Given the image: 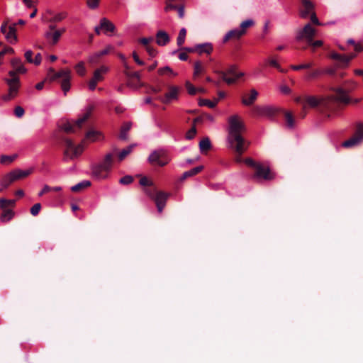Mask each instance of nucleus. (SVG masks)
<instances>
[{
  "instance_id": "0eeeda50",
  "label": "nucleus",
  "mask_w": 363,
  "mask_h": 363,
  "mask_svg": "<svg viewBox=\"0 0 363 363\" xmlns=\"http://www.w3.org/2000/svg\"><path fill=\"white\" fill-rule=\"evenodd\" d=\"M62 141L64 143L65 149L64 150L63 160L66 161L67 159L73 160L79 157L83 152V147L81 145H75L74 142L65 137H62Z\"/></svg>"
},
{
  "instance_id": "473e14b6",
  "label": "nucleus",
  "mask_w": 363,
  "mask_h": 363,
  "mask_svg": "<svg viewBox=\"0 0 363 363\" xmlns=\"http://www.w3.org/2000/svg\"><path fill=\"white\" fill-rule=\"evenodd\" d=\"M14 216V213L11 209H3V212L1 215V221L6 223L12 219Z\"/></svg>"
},
{
  "instance_id": "5701e85b",
  "label": "nucleus",
  "mask_w": 363,
  "mask_h": 363,
  "mask_svg": "<svg viewBox=\"0 0 363 363\" xmlns=\"http://www.w3.org/2000/svg\"><path fill=\"white\" fill-rule=\"evenodd\" d=\"M155 38L157 44L160 46H164L170 41V37L169 34L162 30H160L157 32Z\"/></svg>"
},
{
  "instance_id": "a18cd8bd",
  "label": "nucleus",
  "mask_w": 363,
  "mask_h": 363,
  "mask_svg": "<svg viewBox=\"0 0 363 363\" xmlns=\"http://www.w3.org/2000/svg\"><path fill=\"white\" fill-rule=\"evenodd\" d=\"M100 135V133L96 130H89L86 134V138L91 141H95L98 139Z\"/></svg>"
},
{
  "instance_id": "603ef678",
  "label": "nucleus",
  "mask_w": 363,
  "mask_h": 363,
  "mask_svg": "<svg viewBox=\"0 0 363 363\" xmlns=\"http://www.w3.org/2000/svg\"><path fill=\"white\" fill-rule=\"evenodd\" d=\"M101 0H86V5L90 9H96L99 7Z\"/></svg>"
},
{
  "instance_id": "c756f323",
  "label": "nucleus",
  "mask_w": 363,
  "mask_h": 363,
  "mask_svg": "<svg viewBox=\"0 0 363 363\" xmlns=\"http://www.w3.org/2000/svg\"><path fill=\"white\" fill-rule=\"evenodd\" d=\"M258 96V92L252 89L250 91V95L248 99L243 97L242 99V103L245 106H250L252 105L255 101L257 99V97Z\"/></svg>"
},
{
  "instance_id": "a19ab883",
  "label": "nucleus",
  "mask_w": 363,
  "mask_h": 363,
  "mask_svg": "<svg viewBox=\"0 0 363 363\" xmlns=\"http://www.w3.org/2000/svg\"><path fill=\"white\" fill-rule=\"evenodd\" d=\"M17 157V155H1L0 158V162L3 164H9L12 163L16 158Z\"/></svg>"
},
{
  "instance_id": "f03ea898",
  "label": "nucleus",
  "mask_w": 363,
  "mask_h": 363,
  "mask_svg": "<svg viewBox=\"0 0 363 363\" xmlns=\"http://www.w3.org/2000/svg\"><path fill=\"white\" fill-rule=\"evenodd\" d=\"M10 63L12 69L8 72L9 77L4 79V82L8 86L7 94L2 96V99L4 101H9L17 96L21 87L19 74L27 72V69L24 67L20 58H13Z\"/></svg>"
},
{
  "instance_id": "c03bdc74",
  "label": "nucleus",
  "mask_w": 363,
  "mask_h": 363,
  "mask_svg": "<svg viewBox=\"0 0 363 363\" xmlns=\"http://www.w3.org/2000/svg\"><path fill=\"white\" fill-rule=\"evenodd\" d=\"M133 147V145H129L126 148L123 149L118 155V160L122 161L124 160L125 157L131 152Z\"/></svg>"
},
{
  "instance_id": "3c124183",
  "label": "nucleus",
  "mask_w": 363,
  "mask_h": 363,
  "mask_svg": "<svg viewBox=\"0 0 363 363\" xmlns=\"http://www.w3.org/2000/svg\"><path fill=\"white\" fill-rule=\"evenodd\" d=\"M186 88L190 95H195L198 92V89L194 87L189 82H186Z\"/></svg>"
},
{
  "instance_id": "39448f33",
  "label": "nucleus",
  "mask_w": 363,
  "mask_h": 363,
  "mask_svg": "<svg viewBox=\"0 0 363 363\" xmlns=\"http://www.w3.org/2000/svg\"><path fill=\"white\" fill-rule=\"evenodd\" d=\"M245 163L254 170L252 175L254 179L271 181L274 179V174L271 172L269 167L264 166L250 157L245 159Z\"/></svg>"
},
{
  "instance_id": "ddd939ff",
  "label": "nucleus",
  "mask_w": 363,
  "mask_h": 363,
  "mask_svg": "<svg viewBox=\"0 0 363 363\" xmlns=\"http://www.w3.org/2000/svg\"><path fill=\"white\" fill-rule=\"evenodd\" d=\"M108 72V67L104 65L101 66L94 72L93 77L89 82V88L94 91L97 83L104 80V74Z\"/></svg>"
},
{
  "instance_id": "13d9d810",
  "label": "nucleus",
  "mask_w": 363,
  "mask_h": 363,
  "mask_svg": "<svg viewBox=\"0 0 363 363\" xmlns=\"http://www.w3.org/2000/svg\"><path fill=\"white\" fill-rule=\"evenodd\" d=\"M25 111L21 106H16L14 109L16 116L21 118L24 115Z\"/></svg>"
},
{
  "instance_id": "72a5a7b5",
  "label": "nucleus",
  "mask_w": 363,
  "mask_h": 363,
  "mask_svg": "<svg viewBox=\"0 0 363 363\" xmlns=\"http://www.w3.org/2000/svg\"><path fill=\"white\" fill-rule=\"evenodd\" d=\"M194 79H196L199 77L201 74L205 72V68L200 61H197L194 63Z\"/></svg>"
},
{
  "instance_id": "423d86ee",
  "label": "nucleus",
  "mask_w": 363,
  "mask_h": 363,
  "mask_svg": "<svg viewBox=\"0 0 363 363\" xmlns=\"http://www.w3.org/2000/svg\"><path fill=\"white\" fill-rule=\"evenodd\" d=\"M48 77L50 81L62 79L61 88L65 94L69 90L71 80V71L69 69H62L59 72H55L53 68L50 67L48 72Z\"/></svg>"
},
{
  "instance_id": "a878e982",
  "label": "nucleus",
  "mask_w": 363,
  "mask_h": 363,
  "mask_svg": "<svg viewBox=\"0 0 363 363\" xmlns=\"http://www.w3.org/2000/svg\"><path fill=\"white\" fill-rule=\"evenodd\" d=\"M101 27L105 33L108 32L113 33L116 30L114 24L106 18H102L100 20Z\"/></svg>"
},
{
  "instance_id": "4468645a",
  "label": "nucleus",
  "mask_w": 363,
  "mask_h": 363,
  "mask_svg": "<svg viewBox=\"0 0 363 363\" xmlns=\"http://www.w3.org/2000/svg\"><path fill=\"white\" fill-rule=\"evenodd\" d=\"M316 30L310 23L305 25L302 30H300L296 35V40L300 41L306 38L307 42H311L315 35Z\"/></svg>"
},
{
  "instance_id": "de8ad7c7",
  "label": "nucleus",
  "mask_w": 363,
  "mask_h": 363,
  "mask_svg": "<svg viewBox=\"0 0 363 363\" xmlns=\"http://www.w3.org/2000/svg\"><path fill=\"white\" fill-rule=\"evenodd\" d=\"M101 55H99V52L94 53L93 55L90 56L89 57V62L91 65H96L99 62L101 59Z\"/></svg>"
},
{
  "instance_id": "0e129e2a",
  "label": "nucleus",
  "mask_w": 363,
  "mask_h": 363,
  "mask_svg": "<svg viewBox=\"0 0 363 363\" xmlns=\"http://www.w3.org/2000/svg\"><path fill=\"white\" fill-rule=\"evenodd\" d=\"M145 50L151 57H154L157 54V50L151 45L146 48Z\"/></svg>"
},
{
  "instance_id": "4d7b16f0",
  "label": "nucleus",
  "mask_w": 363,
  "mask_h": 363,
  "mask_svg": "<svg viewBox=\"0 0 363 363\" xmlns=\"http://www.w3.org/2000/svg\"><path fill=\"white\" fill-rule=\"evenodd\" d=\"M23 4L28 7V9H33L36 7V4L38 0H22Z\"/></svg>"
},
{
  "instance_id": "f257e3e1",
  "label": "nucleus",
  "mask_w": 363,
  "mask_h": 363,
  "mask_svg": "<svg viewBox=\"0 0 363 363\" xmlns=\"http://www.w3.org/2000/svg\"><path fill=\"white\" fill-rule=\"evenodd\" d=\"M294 101L302 106L301 116L303 118L306 115L308 108L320 107L323 109L335 111L340 104H348L350 102V99L348 96V91L342 87H337L334 89L333 95L326 98L318 99L314 96L304 95L296 97Z\"/></svg>"
},
{
  "instance_id": "c9c22d12",
  "label": "nucleus",
  "mask_w": 363,
  "mask_h": 363,
  "mask_svg": "<svg viewBox=\"0 0 363 363\" xmlns=\"http://www.w3.org/2000/svg\"><path fill=\"white\" fill-rule=\"evenodd\" d=\"M201 152H206L211 148V143L208 138H204L199 143Z\"/></svg>"
},
{
  "instance_id": "4be33fe9",
  "label": "nucleus",
  "mask_w": 363,
  "mask_h": 363,
  "mask_svg": "<svg viewBox=\"0 0 363 363\" xmlns=\"http://www.w3.org/2000/svg\"><path fill=\"white\" fill-rule=\"evenodd\" d=\"M355 56V54L353 53L349 55H341L337 52H332L330 54V57L333 60L337 61L342 66L347 65L350 61L352 60Z\"/></svg>"
},
{
  "instance_id": "f704fd0d",
  "label": "nucleus",
  "mask_w": 363,
  "mask_h": 363,
  "mask_svg": "<svg viewBox=\"0 0 363 363\" xmlns=\"http://www.w3.org/2000/svg\"><path fill=\"white\" fill-rule=\"evenodd\" d=\"M90 186H91V182L89 181H83L82 182L78 183L77 184H76L74 186H72L71 187V190L73 192H79Z\"/></svg>"
},
{
  "instance_id": "680f3d73",
  "label": "nucleus",
  "mask_w": 363,
  "mask_h": 363,
  "mask_svg": "<svg viewBox=\"0 0 363 363\" xmlns=\"http://www.w3.org/2000/svg\"><path fill=\"white\" fill-rule=\"evenodd\" d=\"M140 184L143 186H152V182L147 177H143L140 180Z\"/></svg>"
},
{
  "instance_id": "7ed1b4c3",
  "label": "nucleus",
  "mask_w": 363,
  "mask_h": 363,
  "mask_svg": "<svg viewBox=\"0 0 363 363\" xmlns=\"http://www.w3.org/2000/svg\"><path fill=\"white\" fill-rule=\"evenodd\" d=\"M245 130V125L238 115L229 117L228 142L229 145H234L238 151H240L242 143L247 142L242 135Z\"/></svg>"
},
{
  "instance_id": "69168bd1",
  "label": "nucleus",
  "mask_w": 363,
  "mask_h": 363,
  "mask_svg": "<svg viewBox=\"0 0 363 363\" xmlns=\"http://www.w3.org/2000/svg\"><path fill=\"white\" fill-rule=\"evenodd\" d=\"M308 45H311L312 47L318 48L321 47L323 44V42L322 40H315L314 41L313 39L311 42H308Z\"/></svg>"
},
{
  "instance_id": "37998d69",
  "label": "nucleus",
  "mask_w": 363,
  "mask_h": 363,
  "mask_svg": "<svg viewBox=\"0 0 363 363\" xmlns=\"http://www.w3.org/2000/svg\"><path fill=\"white\" fill-rule=\"evenodd\" d=\"M323 73V72L320 69H312L311 71H309L306 76V79L307 80H311V79H316L318 78L321 74Z\"/></svg>"
},
{
  "instance_id": "2eb2a0df",
  "label": "nucleus",
  "mask_w": 363,
  "mask_h": 363,
  "mask_svg": "<svg viewBox=\"0 0 363 363\" xmlns=\"http://www.w3.org/2000/svg\"><path fill=\"white\" fill-rule=\"evenodd\" d=\"M179 88L175 86H169L168 91L165 93L164 96H158L157 99L163 104H169L172 100L178 99Z\"/></svg>"
},
{
  "instance_id": "052dcab7",
  "label": "nucleus",
  "mask_w": 363,
  "mask_h": 363,
  "mask_svg": "<svg viewBox=\"0 0 363 363\" xmlns=\"http://www.w3.org/2000/svg\"><path fill=\"white\" fill-rule=\"evenodd\" d=\"M33 52L31 50H27L25 52L24 56L28 62L33 63V60H34V59H33Z\"/></svg>"
},
{
  "instance_id": "49530a36",
  "label": "nucleus",
  "mask_w": 363,
  "mask_h": 363,
  "mask_svg": "<svg viewBox=\"0 0 363 363\" xmlns=\"http://www.w3.org/2000/svg\"><path fill=\"white\" fill-rule=\"evenodd\" d=\"M75 69L77 74L80 76H84L86 74V68L84 62H79L76 66Z\"/></svg>"
},
{
  "instance_id": "f8f14e48",
  "label": "nucleus",
  "mask_w": 363,
  "mask_h": 363,
  "mask_svg": "<svg viewBox=\"0 0 363 363\" xmlns=\"http://www.w3.org/2000/svg\"><path fill=\"white\" fill-rule=\"evenodd\" d=\"M363 140V123H358L352 136L343 142L342 146L347 148L352 147L359 145Z\"/></svg>"
},
{
  "instance_id": "20e7f679",
  "label": "nucleus",
  "mask_w": 363,
  "mask_h": 363,
  "mask_svg": "<svg viewBox=\"0 0 363 363\" xmlns=\"http://www.w3.org/2000/svg\"><path fill=\"white\" fill-rule=\"evenodd\" d=\"M114 153H107L103 160L97 164L92 166V175L97 179H106L111 168L114 162Z\"/></svg>"
},
{
  "instance_id": "b1692460",
  "label": "nucleus",
  "mask_w": 363,
  "mask_h": 363,
  "mask_svg": "<svg viewBox=\"0 0 363 363\" xmlns=\"http://www.w3.org/2000/svg\"><path fill=\"white\" fill-rule=\"evenodd\" d=\"M254 111L257 115L266 116L268 117H273L277 113V111L274 108L269 106H257L255 107Z\"/></svg>"
},
{
  "instance_id": "ea45409f",
  "label": "nucleus",
  "mask_w": 363,
  "mask_h": 363,
  "mask_svg": "<svg viewBox=\"0 0 363 363\" xmlns=\"http://www.w3.org/2000/svg\"><path fill=\"white\" fill-rule=\"evenodd\" d=\"M66 17H67L66 12L59 13L54 15L53 17L48 19L47 22H49V23L60 22L62 20H64Z\"/></svg>"
},
{
  "instance_id": "bf43d9fd",
  "label": "nucleus",
  "mask_w": 363,
  "mask_h": 363,
  "mask_svg": "<svg viewBox=\"0 0 363 363\" xmlns=\"http://www.w3.org/2000/svg\"><path fill=\"white\" fill-rule=\"evenodd\" d=\"M311 22L316 26H321V23L319 21L316 16L315 12H313L310 16Z\"/></svg>"
},
{
  "instance_id": "9b49d317",
  "label": "nucleus",
  "mask_w": 363,
  "mask_h": 363,
  "mask_svg": "<svg viewBox=\"0 0 363 363\" xmlns=\"http://www.w3.org/2000/svg\"><path fill=\"white\" fill-rule=\"evenodd\" d=\"M236 65H230L225 71H218L217 73L228 84H233L241 77L244 75L242 72H238Z\"/></svg>"
},
{
  "instance_id": "4c0bfd02",
  "label": "nucleus",
  "mask_w": 363,
  "mask_h": 363,
  "mask_svg": "<svg viewBox=\"0 0 363 363\" xmlns=\"http://www.w3.org/2000/svg\"><path fill=\"white\" fill-rule=\"evenodd\" d=\"M186 35V29L182 28L179 32L177 38V44L179 47H182L185 42V38Z\"/></svg>"
},
{
  "instance_id": "864d4df0",
  "label": "nucleus",
  "mask_w": 363,
  "mask_h": 363,
  "mask_svg": "<svg viewBox=\"0 0 363 363\" xmlns=\"http://www.w3.org/2000/svg\"><path fill=\"white\" fill-rule=\"evenodd\" d=\"M41 209V204L40 203L34 204L30 208V213L33 216H36Z\"/></svg>"
},
{
  "instance_id": "58836bf2",
  "label": "nucleus",
  "mask_w": 363,
  "mask_h": 363,
  "mask_svg": "<svg viewBox=\"0 0 363 363\" xmlns=\"http://www.w3.org/2000/svg\"><path fill=\"white\" fill-rule=\"evenodd\" d=\"M16 205V200L14 199H0V208L5 209L8 206L14 207Z\"/></svg>"
},
{
  "instance_id": "dca6fc26",
  "label": "nucleus",
  "mask_w": 363,
  "mask_h": 363,
  "mask_svg": "<svg viewBox=\"0 0 363 363\" xmlns=\"http://www.w3.org/2000/svg\"><path fill=\"white\" fill-rule=\"evenodd\" d=\"M301 3L299 15L302 18H307L313 12H315V6L310 0H301Z\"/></svg>"
},
{
  "instance_id": "09e8293b",
  "label": "nucleus",
  "mask_w": 363,
  "mask_h": 363,
  "mask_svg": "<svg viewBox=\"0 0 363 363\" xmlns=\"http://www.w3.org/2000/svg\"><path fill=\"white\" fill-rule=\"evenodd\" d=\"M133 182V177L130 175H126L121 177L119 180L120 184L123 185H128Z\"/></svg>"
},
{
  "instance_id": "6e6d98bb",
  "label": "nucleus",
  "mask_w": 363,
  "mask_h": 363,
  "mask_svg": "<svg viewBox=\"0 0 363 363\" xmlns=\"http://www.w3.org/2000/svg\"><path fill=\"white\" fill-rule=\"evenodd\" d=\"M196 133V126L193 125L191 128L186 133V138L188 140H191L194 138Z\"/></svg>"
},
{
  "instance_id": "aec40b11",
  "label": "nucleus",
  "mask_w": 363,
  "mask_h": 363,
  "mask_svg": "<svg viewBox=\"0 0 363 363\" xmlns=\"http://www.w3.org/2000/svg\"><path fill=\"white\" fill-rule=\"evenodd\" d=\"M65 28L58 29L57 30H55L53 32L46 31L45 33V37L48 40L50 44L55 45L59 41L62 35L65 32Z\"/></svg>"
},
{
  "instance_id": "338daca9",
  "label": "nucleus",
  "mask_w": 363,
  "mask_h": 363,
  "mask_svg": "<svg viewBox=\"0 0 363 363\" xmlns=\"http://www.w3.org/2000/svg\"><path fill=\"white\" fill-rule=\"evenodd\" d=\"M176 10L177 11L179 18H183L185 14L184 6L183 5L179 6Z\"/></svg>"
},
{
  "instance_id": "bb28decb",
  "label": "nucleus",
  "mask_w": 363,
  "mask_h": 363,
  "mask_svg": "<svg viewBox=\"0 0 363 363\" xmlns=\"http://www.w3.org/2000/svg\"><path fill=\"white\" fill-rule=\"evenodd\" d=\"M196 46V52L199 55H202L206 53L207 55H210L213 51V45L210 43H205L201 44H197Z\"/></svg>"
},
{
  "instance_id": "e2e57ef3",
  "label": "nucleus",
  "mask_w": 363,
  "mask_h": 363,
  "mask_svg": "<svg viewBox=\"0 0 363 363\" xmlns=\"http://www.w3.org/2000/svg\"><path fill=\"white\" fill-rule=\"evenodd\" d=\"M269 63L271 66L276 67L281 72H286L285 69H283L280 67V65L278 64V62L275 60H270L269 61Z\"/></svg>"
},
{
  "instance_id": "cd10ccee",
  "label": "nucleus",
  "mask_w": 363,
  "mask_h": 363,
  "mask_svg": "<svg viewBox=\"0 0 363 363\" xmlns=\"http://www.w3.org/2000/svg\"><path fill=\"white\" fill-rule=\"evenodd\" d=\"M203 169V166L201 165V166L196 167L189 171L184 172V174H182V176L180 179L181 181L185 180L188 177H193V176L199 174L200 172L202 171Z\"/></svg>"
},
{
  "instance_id": "393cba45",
  "label": "nucleus",
  "mask_w": 363,
  "mask_h": 363,
  "mask_svg": "<svg viewBox=\"0 0 363 363\" xmlns=\"http://www.w3.org/2000/svg\"><path fill=\"white\" fill-rule=\"evenodd\" d=\"M242 36H243V35H242V33H240V31L239 30L238 28L233 29V30L228 31L225 35V36L223 37V43H226L227 42H228L230 40H238Z\"/></svg>"
},
{
  "instance_id": "6e6552de",
  "label": "nucleus",
  "mask_w": 363,
  "mask_h": 363,
  "mask_svg": "<svg viewBox=\"0 0 363 363\" xmlns=\"http://www.w3.org/2000/svg\"><path fill=\"white\" fill-rule=\"evenodd\" d=\"M94 110V106L90 105L88 106L86 111L74 123L67 122L62 125L61 128L67 133H77V130H80L83 123H84L91 116Z\"/></svg>"
},
{
  "instance_id": "5fc2aeb1",
  "label": "nucleus",
  "mask_w": 363,
  "mask_h": 363,
  "mask_svg": "<svg viewBox=\"0 0 363 363\" xmlns=\"http://www.w3.org/2000/svg\"><path fill=\"white\" fill-rule=\"evenodd\" d=\"M153 41V38H142L139 39V43H141L143 45H144L146 48L150 46V43Z\"/></svg>"
},
{
  "instance_id": "8fccbe9b",
  "label": "nucleus",
  "mask_w": 363,
  "mask_h": 363,
  "mask_svg": "<svg viewBox=\"0 0 363 363\" xmlns=\"http://www.w3.org/2000/svg\"><path fill=\"white\" fill-rule=\"evenodd\" d=\"M158 72L160 74H172L174 76L177 75L176 73L173 72V70L168 66L164 67L158 69Z\"/></svg>"
},
{
  "instance_id": "9d476101",
  "label": "nucleus",
  "mask_w": 363,
  "mask_h": 363,
  "mask_svg": "<svg viewBox=\"0 0 363 363\" xmlns=\"http://www.w3.org/2000/svg\"><path fill=\"white\" fill-rule=\"evenodd\" d=\"M33 171V168L27 170H21L16 169L8 174H5L1 179V182L4 183V187H9L14 182L23 179L29 176Z\"/></svg>"
},
{
  "instance_id": "1a4fd4ad",
  "label": "nucleus",
  "mask_w": 363,
  "mask_h": 363,
  "mask_svg": "<svg viewBox=\"0 0 363 363\" xmlns=\"http://www.w3.org/2000/svg\"><path fill=\"white\" fill-rule=\"evenodd\" d=\"M144 191L149 197L155 201L157 211L161 213L169 194L162 191H157L154 187L146 188Z\"/></svg>"
},
{
  "instance_id": "c85d7f7f",
  "label": "nucleus",
  "mask_w": 363,
  "mask_h": 363,
  "mask_svg": "<svg viewBox=\"0 0 363 363\" xmlns=\"http://www.w3.org/2000/svg\"><path fill=\"white\" fill-rule=\"evenodd\" d=\"M255 23L252 19L245 20L240 23V28L238 29L242 33V35H244L247 33V29L252 27L255 25Z\"/></svg>"
},
{
  "instance_id": "e433bc0d",
  "label": "nucleus",
  "mask_w": 363,
  "mask_h": 363,
  "mask_svg": "<svg viewBox=\"0 0 363 363\" xmlns=\"http://www.w3.org/2000/svg\"><path fill=\"white\" fill-rule=\"evenodd\" d=\"M286 126L289 128H293L295 125L294 117L291 112L286 111L284 113Z\"/></svg>"
},
{
  "instance_id": "79ce46f5",
  "label": "nucleus",
  "mask_w": 363,
  "mask_h": 363,
  "mask_svg": "<svg viewBox=\"0 0 363 363\" xmlns=\"http://www.w3.org/2000/svg\"><path fill=\"white\" fill-rule=\"evenodd\" d=\"M218 101V99H215V101H212L208 99H201L199 100V104L200 106H206L213 108L216 106Z\"/></svg>"
},
{
  "instance_id": "2f4dec72",
  "label": "nucleus",
  "mask_w": 363,
  "mask_h": 363,
  "mask_svg": "<svg viewBox=\"0 0 363 363\" xmlns=\"http://www.w3.org/2000/svg\"><path fill=\"white\" fill-rule=\"evenodd\" d=\"M182 1L183 0H166L164 11L168 12L171 10H176L179 6L177 4V2H180Z\"/></svg>"
},
{
  "instance_id": "7c9ffc66",
  "label": "nucleus",
  "mask_w": 363,
  "mask_h": 363,
  "mask_svg": "<svg viewBox=\"0 0 363 363\" xmlns=\"http://www.w3.org/2000/svg\"><path fill=\"white\" fill-rule=\"evenodd\" d=\"M131 123L126 122L122 125L119 135L120 139L123 140H126L128 139L127 133L131 128Z\"/></svg>"
},
{
  "instance_id": "412c9836",
  "label": "nucleus",
  "mask_w": 363,
  "mask_h": 363,
  "mask_svg": "<svg viewBox=\"0 0 363 363\" xmlns=\"http://www.w3.org/2000/svg\"><path fill=\"white\" fill-rule=\"evenodd\" d=\"M250 145L249 142H245L242 143V145H240V151H238L236 148L232 144L229 145V147L235 152V161L237 163H242L245 162V160H242V154L247 150L248 147Z\"/></svg>"
},
{
  "instance_id": "774afa93",
  "label": "nucleus",
  "mask_w": 363,
  "mask_h": 363,
  "mask_svg": "<svg viewBox=\"0 0 363 363\" xmlns=\"http://www.w3.org/2000/svg\"><path fill=\"white\" fill-rule=\"evenodd\" d=\"M133 57L135 62L138 65H145V62L143 60H140L138 54L135 52H133Z\"/></svg>"
},
{
  "instance_id": "a211bd4d",
  "label": "nucleus",
  "mask_w": 363,
  "mask_h": 363,
  "mask_svg": "<svg viewBox=\"0 0 363 363\" xmlns=\"http://www.w3.org/2000/svg\"><path fill=\"white\" fill-rule=\"evenodd\" d=\"M125 70L124 72L125 75L129 79L128 82V86L131 87H138L140 84V76L138 72H131L129 70V67L125 65Z\"/></svg>"
},
{
  "instance_id": "6ab92c4d",
  "label": "nucleus",
  "mask_w": 363,
  "mask_h": 363,
  "mask_svg": "<svg viewBox=\"0 0 363 363\" xmlns=\"http://www.w3.org/2000/svg\"><path fill=\"white\" fill-rule=\"evenodd\" d=\"M7 30V23H4L1 26V31L6 35V39L11 43L16 41V24H12L9 26V31Z\"/></svg>"
},
{
  "instance_id": "f3484780",
  "label": "nucleus",
  "mask_w": 363,
  "mask_h": 363,
  "mask_svg": "<svg viewBox=\"0 0 363 363\" xmlns=\"http://www.w3.org/2000/svg\"><path fill=\"white\" fill-rule=\"evenodd\" d=\"M148 160L151 164H157L161 167L168 163V160L164 156V154L160 151H154L152 152L149 156Z\"/></svg>"
}]
</instances>
